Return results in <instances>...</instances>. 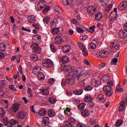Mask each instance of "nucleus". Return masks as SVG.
Wrapping results in <instances>:
<instances>
[{
  "mask_svg": "<svg viewBox=\"0 0 127 127\" xmlns=\"http://www.w3.org/2000/svg\"><path fill=\"white\" fill-rule=\"evenodd\" d=\"M20 108V104L18 103H15L12 104L11 107L9 110L10 113H16V112H18L19 111V109Z\"/></svg>",
  "mask_w": 127,
  "mask_h": 127,
  "instance_id": "1",
  "label": "nucleus"
},
{
  "mask_svg": "<svg viewBox=\"0 0 127 127\" xmlns=\"http://www.w3.org/2000/svg\"><path fill=\"white\" fill-rule=\"evenodd\" d=\"M103 90L106 92L107 97H111L113 95L114 92L112 91V87L109 85H106L103 87Z\"/></svg>",
  "mask_w": 127,
  "mask_h": 127,
  "instance_id": "2",
  "label": "nucleus"
},
{
  "mask_svg": "<svg viewBox=\"0 0 127 127\" xmlns=\"http://www.w3.org/2000/svg\"><path fill=\"white\" fill-rule=\"evenodd\" d=\"M42 65L45 68H50L53 66V62L50 59H46L42 62Z\"/></svg>",
  "mask_w": 127,
  "mask_h": 127,
  "instance_id": "3",
  "label": "nucleus"
},
{
  "mask_svg": "<svg viewBox=\"0 0 127 127\" xmlns=\"http://www.w3.org/2000/svg\"><path fill=\"white\" fill-rule=\"evenodd\" d=\"M78 47H79L80 49H81L82 51V55H83V56L87 57V56H88V50H87L86 47L82 44H79L78 45Z\"/></svg>",
  "mask_w": 127,
  "mask_h": 127,
  "instance_id": "4",
  "label": "nucleus"
},
{
  "mask_svg": "<svg viewBox=\"0 0 127 127\" xmlns=\"http://www.w3.org/2000/svg\"><path fill=\"white\" fill-rule=\"evenodd\" d=\"M66 83L68 84V85H71L75 83V77L73 76V75H69L66 78Z\"/></svg>",
  "mask_w": 127,
  "mask_h": 127,
  "instance_id": "5",
  "label": "nucleus"
},
{
  "mask_svg": "<svg viewBox=\"0 0 127 127\" xmlns=\"http://www.w3.org/2000/svg\"><path fill=\"white\" fill-rule=\"evenodd\" d=\"M36 46H34L33 48V51L34 53H41V48L39 47V45L37 43L35 44Z\"/></svg>",
  "mask_w": 127,
  "mask_h": 127,
  "instance_id": "6",
  "label": "nucleus"
},
{
  "mask_svg": "<svg viewBox=\"0 0 127 127\" xmlns=\"http://www.w3.org/2000/svg\"><path fill=\"white\" fill-rule=\"evenodd\" d=\"M87 12H88L90 15H93V14H94L95 12H96V7H95V6H90L87 8Z\"/></svg>",
  "mask_w": 127,
  "mask_h": 127,
  "instance_id": "7",
  "label": "nucleus"
},
{
  "mask_svg": "<svg viewBox=\"0 0 127 127\" xmlns=\"http://www.w3.org/2000/svg\"><path fill=\"white\" fill-rule=\"evenodd\" d=\"M17 119H21V120H23L24 118H25V116H26V113L24 111H20L18 112L16 115Z\"/></svg>",
  "mask_w": 127,
  "mask_h": 127,
  "instance_id": "8",
  "label": "nucleus"
},
{
  "mask_svg": "<svg viewBox=\"0 0 127 127\" xmlns=\"http://www.w3.org/2000/svg\"><path fill=\"white\" fill-rule=\"evenodd\" d=\"M119 35L120 38H126L127 36V31L125 30H121L119 31Z\"/></svg>",
  "mask_w": 127,
  "mask_h": 127,
  "instance_id": "9",
  "label": "nucleus"
},
{
  "mask_svg": "<svg viewBox=\"0 0 127 127\" xmlns=\"http://www.w3.org/2000/svg\"><path fill=\"white\" fill-rule=\"evenodd\" d=\"M127 6V2L124 1L120 4V5L118 6V9H119V10H123V9H125V8H126Z\"/></svg>",
  "mask_w": 127,
  "mask_h": 127,
  "instance_id": "10",
  "label": "nucleus"
},
{
  "mask_svg": "<svg viewBox=\"0 0 127 127\" xmlns=\"http://www.w3.org/2000/svg\"><path fill=\"white\" fill-rule=\"evenodd\" d=\"M117 16H118V14L115 12H112L109 16V19L111 20V21H114L116 18Z\"/></svg>",
  "mask_w": 127,
  "mask_h": 127,
  "instance_id": "11",
  "label": "nucleus"
},
{
  "mask_svg": "<svg viewBox=\"0 0 127 127\" xmlns=\"http://www.w3.org/2000/svg\"><path fill=\"white\" fill-rule=\"evenodd\" d=\"M7 125L8 127H11L14 125H18V122H17L15 120L11 119L10 122L6 121Z\"/></svg>",
  "mask_w": 127,
  "mask_h": 127,
  "instance_id": "12",
  "label": "nucleus"
},
{
  "mask_svg": "<svg viewBox=\"0 0 127 127\" xmlns=\"http://www.w3.org/2000/svg\"><path fill=\"white\" fill-rule=\"evenodd\" d=\"M41 71V67L39 66H35L33 69V73L35 75H37Z\"/></svg>",
  "mask_w": 127,
  "mask_h": 127,
  "instance_id": "13",
  "label": "nucleus"
},
{
  "mask_svg": "<svg viewBox=\"0 0 127 127\" xmlns=\"http://www.w3.org/2000/svg\"><path fill=\"white\" fill-rule=\"evenodd\" d=\"M99 56L102 58H105L108 56V52H106L105 50H101L99 52Z\"/></svg>",
  "mask_w": 127,
  "mask_h": 127,
  "instance_id": "14",
  "label": "nucleus"
},
{
  "mask_svg": "<svg viewBox=\"0 0 127 127\" xmlns=\"http://www.w3.org/2000/svg\"><path fill=\"white\" fill-rule=\"evenodd\" d=\"M64 70H66V72H68L69 74H71L72 72H73V69H72V67L69 65H64Z\"/></svg>",
  "mask_w": 127,
  "mask_h": 127,
  "instance_id": "15",
  "label": "nucleus"
},
{
  "mask_svg": "<svg viewBox=\"0 0 127 127\" xmlns=\"http://www.w3.org/2000/svg\"><path fill=\"white\" fill-rule=\"evenodd\" d=\"M86 73H87V70H82L77 76H76V79L78 80L80 79V77H81V76H84Z\"/></svg>",
  "mask_w": 127,
  "mask_h": 127,
  "instance_id": "16",
  "label": "nucleus"
},
{
  "mask_svg": "<svg viewBox=\"0 0 127 127\" xmlns=\"http://www.w3.org/2000/svg\"><path fill=\"white\" fill-rule=\"evenodd\" d=\"M70 50L71 47L69 45H65V47L62 48L64 53H68V52H70Z\"/></svg>",
  "mask_w": 127,
  "mask_h": 127,
  "instance_id": "17",
  "label": "nucleus"
},
{
  "mask_svg": "<svg viewBox=\"0 0 127 127\" xmlns=\"http://www.w3.org/2000/svg\"><path fill=\"white\" fill-rule=\"evenodd\" d=\"M46 114H47V112L45 108H42L39 110V112H38L39 116H40L41 117H43V116H45Z\"/></svg>",
  "mask_w": 127,
  "mask_h": 127,
  "instance_id": "18",
  "label": "nucleus"
},
{
  "mask_svg": "<svg viewBox=\"0 0 127 127\" xmlns=\"http://www.w3.org/2000/svg\"><path fill=\"white\" fill-rule=\"evenodd\" d=\"M61 61L63 64H66L69 62V58L67 56H64L61 58Z\"/></svg>",
  "mask_w": 127,
  "mask_h": 127,
  "instance_id": "19",
  "label": "nucleus"
},
{
  "mask_svg": "<svg viewBox=\"0 0 127 127\" xmlns=\"http://www.w3.org/2000/svg\"><path fill=\"white\" fill-rule=\"evenodd\" d=\"M37 75L38 79L39 81H43L45 79V75H44L43 73L40 72Z\"/></svg>",
  "mask_w": 127,
  "mask_h": 127,
  "instance_id": "20",
  "label": "nucleus"
},
{
  "mask_svg": "<svg viewBox=\"0 0 127 127\" xmlns=\"http://www.w3.org/2000/svg\"><path fill=\"white\" fill-rule=\"evenodd\" d=\"M93 101V98L91 96L86 95L84 99V102L85 103H91Z\"/></svg>",
  "mask_w": 127,
  "mask_h": 127,
  "instance_id": "21",
  "label": "nucleus"
},
{
  "mask_svg": "<svg viewBox=\"0 0 127 127\" xmlns=\"http://www.w3.org/2000/svg\"><path fill=\"white\" fill-rule=\"evenodd\" d=\"M103 16V14L101 12H98L97 13L95 14V19L96 20H97L98 21H99V20H101L102 19V17Z\"/></svg>",
  "mask_w": 127,
  "mask_h": 127,
  "instance_id": "22",
  "label": "nucleus"
},
{
  "mask_svg": "<svg viewBox=\"0 0 127 127\" xmlns=\"http://www.w3.org/2000/svg\"><path fill=\"white\" fill-rule=\"evenodd\" d=\"M48 114L49 117H50L51 118H53L54 117H55V115H56V113H55V112H54V110L52 109L49 110V111H48Z\"/></svg>",
  "mask_w": 127,
  "mask_h": 127,
  "instance_id": "23",
  "label": "nucleus"
},
{
  "mask_svg": "<svg viewBox=\"0 0 127 127\" xmlns=\"http://www.w3.org/2000/svg\"><path fill=\"white\" fill-rule=\"evenodd\" d=\"M35 16L34 15H31L28 17V21L31 23H34V22H35Z\"/></svg>",
  "mask_w": 127,
  "mask_h": 127,
  "instance_id": "24",
  "label": "nucleus"
},
{
  "mask_svg": "<svg viewBox=\"0 0 127 127\" xmlns=\"http://www.w3.org/2000/svg\"><path fill=\"white\" fill-rule=\"evenodd\" d=\"M73 94H74V95H76V96H80V95H82V94H83V90L77 89L74 90L73 91Z\"/></svg>",
  "mask_w": 127,
  "mask_h": 127,
  "instance_id": "25",
  "label": "nucleus"
},
{
  "mask_svg": "<svg viewBox=\"0 0 127 127\" xmlns=\"http://www.w3.org/2000/svg\"><path fill=\"white\" fill-rule=\"evenodd\" d=\"M125 104H126V102L124 101H122L121 102L120 106L119 107L120 112H123V111L125 110Z\"/></svg>",
  "mask_w": 127,
  "mask_h": 127,
  "instance_id": "26",
  "label": "nucleus"
},
{
  "mask_svg": "<svg viewBox=\"0 0 127 127\" xmlns=\"http://www.w3.org/2000/svg\"><path fill=\"white\" fill-rule=\"evenodd\" d=\"M115 45V43H112V44H111V47L112 49H115V50H119L120 47L121 46L119 44L116 45V46H114Z\"/></svg>",
  "mask_w": 127,
  "mask_h": 127,
  "instance_id": "27",
  "label": "nucleus"
},
{
  "mask_svg": "<svg viewBox=\"0 0 127 127\" xmlns=\"http://www.w3.org/2000/svg\"><path fill=\"white\" fill-rule=\"evenodd\" d=\"M81 114L82 115L83 117H89L90 112L87 110H84L81 112Z\"/></svg>",
  "mask_w": 127,
  "mask_h": 127,
  "instance_id": "28",
  "label": "nucleus"
},
{
  "mask_svg": "<svg viewBox=\"0 0 127 127\" xmlns=\"http://www.w3.org/2000/svg\"><path fill=\"white\" fill-rule=\"evenodd\" d=\"M88 47L90 49L94 50V49H96V47H97V46L96 45V44H95L94 43H91L89 44Z\"/></svg>",
  "mask_w": 127,
  "mask_h": 127,
  "instance_id": "29",
  "label": "nucleus"
},
{
  "mask_svg": "<svg viewBox=\"0 0 127 127\" xmlns=\"http://www.w3.org/2000/svg\"><path fill=\"white\" fill-rule=\"evenodd\" d=\"M124 123V121L123 120H117L115 123V126L117 127H121L122 125Z\"/></svg>",
  "mask_w": 127,
  "mask_h": 127,
  "instance_id": "30",
  "label": "nucleus"
},
{
  "mask_svg": "<svg viewBox=\"0 0 127 127\" xmlns=\"http://www.w3.org/2000/svg\"><path fill=\"white\" fill-rule=\"evenodd\" d=\"M30 59L33 61H37L38 60V56L37 54H33L31 55Z\"/></svg>",
  "mask_w": 127,
  "mask_h": 127,
  "instance_id": "31",
  "label": "nucleus"
},
{
  "mask_svg": "<svg viewBox=\"0 0 127 127\" xmlns=\"http://www.w3.org/2000/svg\"><path fill=\"white\" fill-rule=\"evenodd\" d=\"M39 5H41L42 6H46V1H44V0H41L38 3L37 6L38 7H39Z\"/></svg>",
  "mask_w": 127,
  "mask_h": 127,
  "instance_id": "32",
  "label": "nucleus"
},
{
  "mask_svg": "<svg viewBox=\"0 0 127 127\" xmlns=\"http://www.w3.org/2000/svg\"><path fill=\"white\" fill-rule=\"evenodd\" d=\"M55 42L56 44H61L63 42H64V40L63 39H55Z\"/></svg>",
  "mask_w": 127,
  "mask_h": 127,
  "instance_id": "33",
  "label": "nucleus"
},
{
  "mask_svg": "<svg viewBox=\"0 0 127 127\" xmlns=\"http://www.w3.org/2000/svg\"><path fill=\"white\" fill-rule=\"evenodd\" d=\"M99 1L103 6L107 5L109 3V0H99Z\"/></svg>",
  "mask_w": 127,
  "mask_h": 127,
  "instance_id": "34",
  "label": "nucleus"
},
{
  "mask_svg": "<svg viewBox=\"0 0 127 127\" xmlns=\"http://www.w3.org/2000/svg\"><path fill=\"white\" fill-rule=\"evenodd\" d=\"M5 110H4L2 108H0V116H1L2 118L4 117V115H5Z\"/></svg>",
  "mask_w": 127,
  "mask_h": 127,
  "instance_id": "35",
  "label": "nucleus"
},
{
  "mask_svg": "<svg viewBox=\"0 0 127 127\" xmlns=\"http://www.w3.org/2000/svg\"><path fill=\"white\" fill-rule=\"evenodd\" d=\"M112 8H113V4H110L105 8V10L106 12H109Z\"/></svg>",
  "mask_w": 127,
  "mask_h": 127,
  "instance_id": "36",
  "label": "nucleus"
},
{
  "mask_svg": "<svg viewBox=\"0 0 127 127\" xmlns=\"http://www.w3.org/2000/svg\"><path fill=\"white\" fill-rule=\"evenodd\" d=\"M43 122L44 124V125H47V124H49V118L48 117H44L43 118Z\"/></svg>",
  "mask_w": 127,
  "mask_h": 127,
  "instance_id": "37",
  "label": "nucleus"
},
{
  "mask_svg": "<svg viewBox=\"0 0 127 127\" xmlns=\"http://www.w3.org/2000/svg\"><path fill=\"white\" fill-rule=\"evenodd\" d=\"M99 83V81H98V80H97L95 79H92V84H94V87H99V84H98Z\"/></svg>",
  "mask_w": 127,
  "mask_h": 127,
  "instance_id": "38",
  "label": "nucleus"
},
{
  "mask_svg": "<svg viewBox=\"0 0 127 127\" xmlns=\"http://www.w3.org/2000/svg\"><path fill=\"white\" fill-rule=\"evenodd\" d=\"M54 10L55 11H57V12H62V9H61V7H60L59 6H57L54 7Z\"/></svg>",
  "mask_w": 127,
  "mask_h": 127,
  "instance_id": "39",
  "label": "nucleus"
},
{
  "mask_svg": "<svg viewBox=\"0 0 127 127\" xmlns=\"http://www.w3.org/2000/svg\"><path fill=\"white\" fill-rule=\"evenodd\" d=\"M85 106H86V104L81 103L78 106V108L79 110H84V109H85Z\"/></svg>",
  "mask_w": 127,
  "mask_h": 127,
  "instance_id": "40",
  "label": "nucleus"
},
{
  "mask_svg": "<svg viewBox=\"0 0 127 127\" xmlns=\"http://www.w3.org/2000/svg\"><path fill=\"white\" fill-rule=\"evenodd\" d=\"M92 89H93V88L90 85H87L85 87H84V90L86 92L92 91Z\"/></svg>",
  "mask_w": 127,
  "mask_h": 127,
  "instance_id": "41",
  "label": "nucleus"
},
{
  "mask_svg": "<svg viewBox=\"0 0 127 127\" xmlns=\"http://www.w3.org/2000/svg\"><path fill=\"white\" fill-rule=\"evenodd\" d=\"M27 94H29V97H33V93H32V89L30 88H28L27 89Z\"/></svg>",
  "mask_w": 127,
  "mask_h": 127,
  "instance_id": "42",
  "label": "nucleus"
},
{
  "mask_svg": "<svg viewBox=\"0 0 127 127\" xmlns=\"http://www.w3.org/2000/svg\"><path fill=\"white\" fill-rule=\"evenodd\" d=\"M66 84H67V79H65V78H63L62 80V83H61V85L62 87H64L66 86Z\"/></svg>",
  "mask_w": 127,
  "mask_h": 127,
  "instance_id": "43",
  "label": "nucleus"
},
{
  "mask_svg": "<svg viewBox=\"0 0 127 127\" xmlns=\"http://www.w3.org/2000/svg\"><path fill=\"white\" fill-rule=\"evenodd\" d=\"M49 101L51 104H55V103H56V99L54 97H50Z\"/></svg>",
  "mask_w": 127,
  "mask_h": 127,
  "instance_id": "44",
  "label": "nucleus"
},
{
  "mask_svg": "<svg viewBox=\"0 0 127 127\" xmlns=\"http://www.w3.org/2000/svg\"><path fill=\"white\" fill-rule=\"evenodd\" d=\"M95 28H96V26H93L92 27H90L89 28L88 31L92 33V32H94L95 31Z\"/></svg>",
  "mask_w": 127,
  "mask_h": 127,
  "instance_id": "45",
  "label": "nucleus"
},
{
  "mask_svg": "<svg viewBox=\"0 0 127 127\" xmlns=\"http://www.w3.org/2000/svg\"><path fill=\"white\" fill-rule=\"evenodd\" d=\"M49 9H50V6H47L43 10V13H47L48 11H49Z\"/></svg>",
  "mask_w": 127,
  "mask_h": 127,
  "instance_id": "46",
  "label": "nucleus"
},
{
  "mask_svg": "<svg viewBox=\"0 0 127 127\" xmlns=\"http://www.w3.org/2000/svg\"><path fill=\"white\" fill-rule=\"evenodd\" d=\"M104 96L103 94H99L97 96V100H99V101H102L104 100Z\"/></svg>",
  "mask_w": 127,
  "mask_h": 127,
  "instance_id": "47",
  "label": "nucleus"
},
{
  "mask_svg": "<svg viewBox=\"0 0 127 127\" xmlns=\"http://www.w3.org/2000/svg\"><path fill=\"white\" fill-rule=\"evenodd\" d=\"M42 93H43V95H49V91L47 90H45V89H42L41 91Z\"/></svg>",
  "mask_w": 127,
  "mask_h": 127,
  "instance_id": "48",
  "label": "nucleus"
},
{
  "mask_svg": "<svg viewBox=\"0 0 127 127\" xmlns=\"http://www.w3.org/2000/svg\"><path fill=\"white\" fill-rule=\"evenodd\" d=\"M44 21L47 23V24H48L49 23V21H50V17H46L45 18H44Z\"/></svg>",
  "mask_w": 127,
  "mask_h": 127,
  "instance_id": "49",
  "label": "nucleus"
},
{
  "mask_svg": "<svg viewBox=\"0 0 127 127\" xmlns=\"http://www.w3.org/2000/svg\"><path fill=\"white\" fill-rule=\"evenodd\" d=\"M9 88L10 89V90H11V91H14L15 92H16V91H17V89H16V88H14V86H13V85H9Z\"/></svg>",
  "mask_w": 127,
  "mask_h": 127,
  "instance_id": "50",
  "label": "nucleus"
},
{
  "mask_svg": "<svg viewBox=\"0 0 127 127\" xmlns=\"http://www.w3.org/2000/svg\"><path fill=\"white\" fill-rule=\"evenodd\" d=\"M112 64H114V65H117V63H118V59L115 58L111 62Z\"/></svg>",
  "mask_w": 127,
  "mask_h": 127,
  "instance_id": "51",
  "label": "nucleus"
},
{
  "mask_svg": "<svg viewBox=\"0 0 127 127\" xmlns=\"http://www.w3.org/2000/svg\"><path fill=\"white\" fill-rule=\"evenodd\" d=\"M50 47H51V49L53 52H55V51H56V49H55V47H54V45L51 44Z\"/></svg>",
  "mask_w": 127,
  "mask_h": 127,
  "instance_id": "52",
  "label": "nucleus"
},
{
  "mask_svg": "<svg viewBox=\"0 0 127 127\" xmlns=\"http://www.w3.org/2000/svg\"><path fill=\"white\" fill-rule=\"evenodd\" d=\"M88 38V36L87 35H84V36H81L80 37V40H86Z\"/></svg>",
  "mask_w": 127,
  "mask_h": 127,
  "instance_id": "53",
  "label": "nucleus"
},
{
  "mask_svg": "<svg viewBox=\"0 0 127 127\" xmlns=\"http://www.w3.org/2000/svg\"><path fill=\"white\" fill-rule=\"evenodd\" d=\"M70 22L72 24H77L78 23V22H77V20H76V19H71Z\"/></svg>",
  "mask_w": 127,
  "mask_h": 127,
  "instance_id": "54",
  "label": "nucleus"
},
{
  "mask_svg": "<svg viewBox=\"0 0 127 127\" xmlns=\"http://www.w3.org/2000/svg\"><path fill=\"white\" fill-rule=\"evenodd\" d=\"M33 38L34 39H38V40H39L40 39H41V36L36 35L34 36Z\"/></svg>",
  "mask_w": 127,
  "mask_h": 127,
  "instance_id": "55",
  "label": "nucleus"
},
{
  "mask_svg": "<svg viewBox=\"0 0 127 127\" xmlns=\"http://www.w3.org/2000/svg\"><path fill=\"white\" fill-rule=\"evenodd\" d=\"M3 103L4 104H5V108L6 109H7V108H8V101H7V100H3Z\"/></svg>",
  "mask_w": 127,
  "mask_h": 127,
  "instance_id": "56",
  "label": "nucleus"
},
{
  "mask_svg": "<svg viewBox=\"0 0 127 127\" xmlns=\"http://www.w3.org/2000/svg\"><path fill=\"white\" fill-rule=\"evenodd\" d=\"M48 82L50 83V84H52L54 83V82H55V79H54V78L49 79Z\"/></svg>",
  "mask_w": 127,
  "mask_h": 127,
  "instance_id": "57",
  "label": "nucleus"
},
{
  "mask_svg": "<svg viewBox=\"0 0 127 127\" xmlns=\"http://www.w3.org/2000/svg\"><path fill=\"white\" fill-rule=\"evenodd\" d=\"M52 25H56V24L57 23V19H55L51 22Z\"/></svg>",
  "mask_w": 127,
  "mask_h": 127,
  "instance_id": "58",
  "label": "nucleus"
},
{
  "mask_svg": "<svg viewBox=\"0 0 127 127\" xmlns=\"http://www.w3.org/2000/svg\"><path fill=\"white\" fill-rule=\"evenodd\" d=\"M70 110V108H66V110H64V114L65 115H68V113H69Z\"/></svg>",
  "mask_w": 127,
  "mask_h": 127,
  "instance_id": "59",
  "label": "nucleus"
},
{
  "mask_svg": "<svg viewBox=\"0 0 127 127\" xmlns=\"http://www.w3.org/2000/svg\"><path fill=\"white\" fill-rule=\"evenodd\" d=\"M109 77H104L103 81L104 83H108L109 82Z\"/></svg>",
  "mask_w": 127,
  "mask_h": 127,
  "instance_id": "60",
  "label": "nucleus"
},
{
  "mask_svg": "<svg viewBox=\"0 0 127 127\" xmlns=\"http://www.w3.org/2000/svg\"><path fill=\"white\" fill-rule=\"evenodd\" d=\"M22 30H24V31H27V32H31V29H26L24 27L22 28Z\"/></svg>",
  "mask_w": 127,
  "mask_h": 127,
  "instance_id": "61",
  "label": "nucleus"
},
{
  "mask_svg": "<svg viewBox=\"0 0 127 127\" xmlns=\"http://www.w3.org/2000/svg\"><path fill=\"white\" fill-rule=\"evenodd\" d=\"M106 65V64H99L98 68L99 69H102V68H104L105 67V65Z\"/></svg>",
  "mask_w": 127,
  "mask_h": 127,
  "instance_id": "62",
  "label": "nucleus"
},
{
  "mask_svg": "<svg viewBox=\"0 0 127 127\" xmlns=\"http://www.w3.org/2000/svg\"><path fill=\"white\" fill-rule=\"evenodd\" d=\"M108 85H109V86H110L111 87L114 86V83H113V81H111L110 80H108Z\"/></svg>",
  "mask_w": 127,
  "mask_h": 127,
  "instance_id": "63",
  "label": "nucleus"
},
{
  "mask_svg": "<svg viewBox=\"0 0 127 127\" xmlns=\"http://www.w3.org/2000/svg\"><path fill=\"white\" fill-rule=\"evenodd\" d=\"M4 56V54L3 53H0V59H3Z\"/></svg>",
  "mask_w": 127,
  "mask_h": 127,
  "instance_id": "64",
  "label": "nucleus"
}]
</instances>
